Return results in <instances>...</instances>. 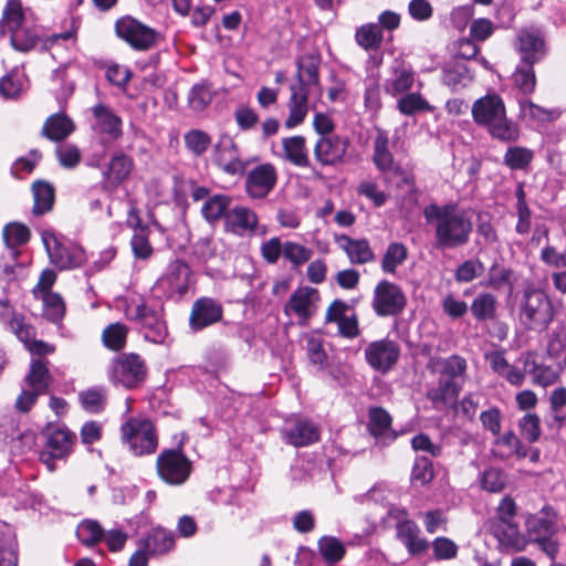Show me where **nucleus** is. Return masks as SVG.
Returning <instances> with one entry per match:
<instances>
[{"label":"nucleus","mask_w":566,"mask_h":566,"mask_svg":"<svg viewBox=\"0 0 566 566\" xmlns=\"http://www.w3.org/2000/svg\"><path fill=\"white\" fill-rule=\"evenodd\" d=\"M520 105V116L523 119L548 123L556 120L560 116V112L556 108H544L539 105L534 104L530 99H521L518 102Z\"/></svg>","instance_id":"41"},{"label":"nucleus","mask_w":566,"mask_h":566,"mask_svg":"<svg viewBox=\"0 0 566 566\" xmlns=\"http://www.w3.org/2000/svg\"><path fill=\"white\" fill-rule=\"evenodd\" d=\"M75 129L73 120L63 113L49 116L42 127V136L52 142H61Z\"/></svg>","instance_id":"33"},{"label":"nucleus","mask_w":566,"mask_h":566,"mask_svg":"<svg viewBox=\"0 0 566 566\" xmlns=\"http://www.w3.org/2000/svg\"><path fill=\"white\" fill-rule=\"evenodd\" d=\"M373 161L382 174L405 175L402 168L395 161L394 155L389 150L388 133L384 129H377L374 139Z\"/></svg>","instance_id":"24"},{"label":"nucleus","mask_w":566,"mask_h":566,"mask_svg":"<svg viewBox=\"0 0 566 566\" xmlns=\"http://www.w3.org/2000/svg\"><path fill=\"white\" fill-rule=\"evenodd\" d=\"M43 302V315L53 323H59L65 315V304L62 296L54 292L41 295Z\"/></svg>","instance_id":"47"},{"label":"nucleus","mask_w":566,"mask_h":566,"mask_svg":"<svg viewBox=\"0 0 566 566\" xmlns=\"http://www.w3.org/2000/svg\"><path fill=\"white\" fill-rule=\"evenodd\" d=\"M283 440L296 448L305 447L319 439L317 427L307 419L295 418L285 422L281 430Z\"/></svg>","instance_id":"20"},{"label":"nucleus","mask_w":566,"mask_h":566,"mask_svg":"<svg viewBox=\"0 0 566 566\" xmlns=\"http://www.w3.org/2000/svg\"><path fill=\"white\" fill-rule=\"evenodd\" d=\"M531 375L534 384L542 387H548L558 381L560 371L554 366L535 365Z\"/></svg>","instance_id":"60"},{"label":"nucleus","mask_w":566,"mask_h":566,"mask_svg":"<svg viewBox=\"0 0 566 566\" xmlns=\"http://www.w3.org/2000/svg\"><path fill=\"white\" fill-rule=\"evenodd\" d=\"M473 120L489 129L494 135L495 129V95L488 93L485 96L476 99L472 105Z\"/></svg>","instance_id":"35"},{"label":"nucleus","mask_w":566,"mask_h":566,"mask_svg":"<svg viewBox=\"0 0 566 566\" xmlns=\"http://www.w3.org/2000/svg\"><path fill=\"white\" fill-rule=\"evenodd\" d=\"M45 443L40 452V461L46 465L49 471L56 469V460L69 457L76 441V434L64 426L48 424L43 431Z\"/></svg>","instance_id":"7"},{"label":"nucleus","mask_w":566,"mask_h":566,"mask_svg":"<svg viewBox=\"0 0 566 566\" xmlns=\"http://www.w3.org/2000/svg\"><path fill=\"white\" fill-rule=\"evenodd\" d=\"M520 136V129L516 123L506 118L505 106L501 98L497 97V139L512 142Z\"/></svg>","instance_id":"50"},{"label":"nucleus","mask_w":566,"mask_h":566,"mask_svg":"<svg viewBox=\"0 0 566 566\" xmlns=\"http://www.w3.org/2000/svg\"><path fill=\"white\" fill-rule=\"evenodd\" d=\"M415 73L410 65L396 61L391 67V76L385 82V91L391 96L407 93L413 85Z\"/></svg>","instance_id":"30"},{"label":"nucleus","mask_w":566,"mask_h":566,"mask_svg":"<svg viewBox=\"0 0 566 566\" xmlns=\"http://www.w3.org/2000/svg\"><path fill=\"white\" fill-rule=\"evenodd\" d=\"M407 300L401 289L389 281H380L374 291L373 308L378 316H394L406 306Z\"/></svg>","instance_id":"13"},{"label":"nucleus","mask_w":566,"mask_h":566,"mask_svg":"<svg viewBox=\"0 0 566 566\" xmlns=\"http://www.w3.org/2000/svg\"><path fill=\"white\" fill-rule=\"evenodd\" d=\"M139 546L147 551L149 555H161L174 548L175 537L170 531L156 527L139 541Z\"/></svg>","instance_id":"31"},{"label":"nucleus","mask_w":566,"mask_h":566,"mask_svg":"<svg viewBox=\"0 0 566 566\" xmlns=\"http://www.w3.org/2000/svg\"><path fill=\"white\" fill-rule=\"evenodd\" d=\"M517 506L511 496H504L497 505V543L506 551L522 552L528 544L516 521Z\"/></svg>","instance_id":"5"},{"label":"nucleus","mask_w":566,"mask_h":566,"mask_svg":"<svg viewBox=\"0 0 566 566\" xmlns=\"http://www.w3.org/2000/svg\"><path fill=\"white\" fill-rule=\"evenodd\" d=\"M397 108L402 115L411 116L420 112H431L432 107L420 93H407L397 101Z\"/></svg>","instance_id":"45"},{"label":"nucleus","mask_w":566,"mask_h":566,"mask_svg":"<svg viewBox=\"0 0 566 566\" xmlns=\"http://www.w3.org/2000/svg\"><path fill=\"white\" fill-rule=\"evenodd\" d=\"M214 161L228 174H237L242 170V161L234 142L229 137H222L214 147Z\"/></svg>","instance_id":"29"},{"label":"nucleus","mask_w":566,"mask_h":566,"mask_svg":"<svg viewBox=\"0 0 566 566\" xmlns=\"http://www.w3.org/2000/svg\"><path fill=\"white\" fill-rule=\"evenodd\" d=\"M319 301V292L311 286L297 287L283 307L286 315L292 313L297 316L300 323H306L316 312Z\"/></svg>","instance_id":"16"},{"label":"nucleus","mask_w":566,"mask_h":566,"mask_svg":"<svg viewBox=\"0 0 566 566\" xmlns=\"http://www.w3.org/2000/svg\"><path fill=\"white\" fill-rule=\"evenodd\" d=\"M0 321L8 325L21 342H28L32 336V326L25 324L23 317L15 314L7 298L0 300Z\"/></svg>","instance_id":"36"},{"label":"nucleus","mask_w":566,"mask_h":566,"mask_svg":"<svg viewBox=\"0 0 566 566\" xmlns=\"http://www.w3.org/2000/svg\"><path fill=\"white\" fill-rule=\"evenodd\" d=\"M423 217L428 224L434 226L440 247L455 248L468 241L472 223L455 206L428 205L423 209Z\"/></svg>","instance_id":"3"},{"label":"nucleus","mask_w":566,"mask_h":566,"mask_svg":"<svg viewBox=\"0 0 566 566\" xmlns=\"http://www.w3.org/2000/svg\"><path fill=\"white\" fill-rule=\"evenodd\" d=\"M318 551L329 566L338 563L345 555V546L334 536H323L319 538Z\"/></svg>","instance_id":"46"},{"label":"nucleus","mask_w":566,"mask_h":566,"mask_svg":"<svg viewBox=\"0 0 566 566\" xmlns=\"http://www.w3.org/2000/svg\"><path fill=\"white\" fill-rule=\"evenodd\" d=\"M128 317L136 322L145 339L154 344H163L168 335L167 326L159 310L151 308L146 303L129 306Z\"/></svg>","instance_id":"10"},{"label":"nucleus","mask_w":566,"mask_h":566,"mask_svg":"<svg viewBox=\"0 0 566 566\" xmlns=\"http://www.w3.org/2000/svg\"><path fill=\"white\" fill-rule=\"evenodd\" d=\"M24 22V11L20 0H9L3 9L1 23L9 32L19 29Z\"/></svg>","instance_id":"51"},{"label":"nucleus","mask_w":566,"mask_h":566,"mask_svg":"<svg viewBox=\"0 0 566 566\" xmlns=\"http://www.w3.org/2000/svg\"><path fill=\"white\" fill-rule=\"evenodd\" d=\"M158 476L169 485H181L192 472L191 460L182 452L181 446L163 450L156 460Z\"/></svg>","instance_id":"8"},{"label":"nucleus","mask_w":566,"mask_h":566,"mask_svg":"<svg viewBox=\"0 0 566 566\" xmlns=\"http://www.w3.org/2000/svg\"><path fill=\"white\" fill-rule=\"evenodd\" d=\"M132 169L133 159L129 156L122 153L114 155L103 171V190L114 192L129 177Z\"/></svg>","instance_id":"23"},{"label":"nucleus","mask_w":566,"mask_h":566,"mask_svg":"<svg viewBox=\"0 0 566 566\" xmlns=\"http://www.w3.org/2000/svg\"><path fill=\"white\" fill-rule=\"evenodd\" d=\"M432 549L438 560L452 559L458 554V545L448 537H437L432 542Z\"/></svg>","instance_id":"64"},{"label":"nucleus","mask_w":566,"mask_h":566,"mask_svg":"<svg viewBox=\"0 0 566 566\" xmlns=\"http://www.w3.org/2000/svg\"><path fill=\"white\" fill-rule=\"evenodd\" d=\"M526 454V450L514 433L509 432L497 439V458L509 459L516 457L521 459L525 458Z\"/></svg>","instance_id":"52"},{"label":"nucleus","mask_w":566,"mask_h":566,"mask_svg":"<svg viewBox=\"0 0 566 566\" xmlns=\"http://www.w3.org/2000/svg\"><path fill=\"white\" fill-rule=\"evenodd\" d=\"M3 240L9 249L22 245L30 238L29 229L21 223H9L3 228Z\"/></svg>","instance_id":"57"},{"label":"nucleus","mask_w":566,"mask_h":566,"mask_svg":"<svg viewBox=\"0 0 566 566\" xmlns=\"http://www.w3.org/2000/svg\"><path fill=\"white\" fill-rule=\"evenodd\" d=\"M115 29L117 35L136 50H149L159 40V33L155 29L130 17L119 19Z\"/></svg>","instance_id":"12"},{"label":"nucleus","mask_w":566,"mask_h":566,"mask_svg":"<svg viewBox=\"0 0 566 566\" xmlns=\"http://www.w3.org/2000/svg\"><path fill=\"white\" fill-rule=\"evenodd\" d=\"M408 259V249L401 242H391L387 247L381 259V270L388 274H395L397 268Z\"/></svg>","instance_id":"42"},{"label":"nucleus","mask_w":566,"mask_h":566,"mask_svg":"<svg viewBox=\"0 0 566 566\" xmlns=\"http://www.w3.org/2000/svg\"><path fill=\"white\" fill-rule=\"evenodd\" d=\"M223 317V307L220 302L211 297H200L191 306L189 326L191 331L199 332L209 327Z\"/></svg>","instance_id":"18"},{"label":"nucleus","mask_w":566,"mask_h":566,"mask_svg":"<svg viewBox=\"0 0 566 566\" xmlns=\"http://www.w3.org/2000/svg\"><path fill=\"white\" fill-rule=\"evenodd\" d=\"M212 94L205 84H196L189 92L188 104L196 112L203 111L211 102Z\"/></svg>","instance_id":"62"},{"label":"nucleus","mask_w":566,"mask_h":566,"mask_svg":"<svg viewBox=\"0 0 566 566\" xmlns=\"http://www.w3.org/2000/svg\"><path fill=\"white\" fill-rule=\"evenodd\" d=\"M391 426L390 415L382 408L376 407L369 410V431L375 437L385 434Z\"/></svg>","instance_id":"58"},{"label":"nucleus","mask_w":566,"mask_h":566,"mask_svg":"<svg viewBox=\"0 0 566 566\" xmlns=\"http://www.w3.org/2000/svg\"><path fill=\"white\" fill-rule=\"evenodd\" d=\"M83 409L91 413L101 412L106 405L107 394L103 387H92L78 394Z\"/></svg>","instance_id":"44"},{"label":"nucleus","mask_w":566,"mask_h":566,"mask_svg":"<svg viewBox=\"0 0 566 566\" xmlns=\"http://www.w3.org/2000/svg\"><path fill=\"white\" fill-rule=\"evenodd\" d=\"M533 62H522L516 66L513 74L515 86L524 94H531L535 90L536 77L534 73Z\"/></svg>","instance_id":"48"},{"label":"nucleus","mask_w":566,"mask_h":566,"mask_svg":"<svg viewBox=\"0 0 566 566\" xmlns=\"http://www.w3.org/2000/svg\"><path fill=\"white\" fill-rule=\"evenodd\" d=\"M147 368L145 361L136 354L120 355L113 360L111 379L132 389L145 381Z\"/></svg>","instance_id":"11"},{"label":"nucleus","mask_w":566,"mask_h":566,"mask_svg":"<svg viewBox=\"0 0 566 566\" xmlns=\"http://www.w3.org/2000/svg\"><path fill=\"white\" fill-rule=\"evenodd\" d=\"M104 527L95 520H84L76 530L77 537L82 544L92 547L102 543Z\"/></svg>","instance_id":"49"},{"label":"nucleus","mask_w":566,"mask_h":566,"mask_svg":"<svg viewBox=\"0 0 566 566\" xmlns=\"http://www.w3.org/2000/svg\"><path fill=\"white\" fill-rule=\"evenodd\" d=\"M428 367L431 373L438 375L437 384L427 392L428 399L437 408L453 406L464 384L465 359L458 355L431 358Z\"/></svg>","instance_id":"2"},{"label":"nucleus","mask_w":566,"mask_h":566,"mask_svg":"<svg viewBox=\"0 0 566 566\" xmlns=\"http://www.w3.org/2000/svg\"><path fill=\"white\" fill-rule=\"evenodd\" d=\"M356 43L366 51H377L381 46L384 33L377 23H366L357 28Z\"/></svg>","instance_id":"40"},{"label":"nucleus","mask_w":566,"mask_h":566,"mask_svg":"<svg viewBox=\"0 0 566 566\" xmlns=\"http://www.w3.org/2000/svg\"><path fill=\"white\" fill-rule=\"evenodd\" d=\"M32 192L34 198L33 214L41 216L51 211L55 200L54 187L46 181L38 180L32 185Z\"/></svg>","instance_id":"39"},{"label":"nucleus","mask_w":566,"mask_h":566,"mask_svg":"<svg viewBox=\"0 0 566 566\" xmlns=\"http://www.w3.org/2000/svg\"><path fill=\"white\" fill-rule=\"evenodd\" d=\"M397 536L411 555L422 554L429 548V542L420 537V528L411 521L397 525Z\"/></svg>","instance_id":"32"},{"label":"nucleus","mask_w":566,"mask_h":566,"mask_svg":"<svg viewBox=\"0 0 566 566\" xmlns=\"http://www.w3.org/2000/svg\"><path fill=\"white\" fill-rule=\"evenodd\" d=\"M42 241L51 262L60 270L80 268L86 261V254L82 247L72 242H62L52 232H43Z\"/></svg>","instance_id":"9"},{"label":"nucleus","mask_w":566,"mask_h":566,"mask_svg":"<svg viewBox=\"0 0 566 566\" xmlns=\"http://www.w3.org/2000/svg\"><path fill=\"white\" fill-rule=\"evenodd\" d=\"M59 163L64 168L72 169L76 167L81 161V150L73 144H62L55 149Z\"/></svg>","instance_id":"63"},{"label":"nucleus","mask_w":566,"mask_h":566,"mask_svg":"<svg viewBox=\"0 0 566 566\" xmlns=\"http://www.w3.org/2000/svg\"><path fill=\"white\" fill-rule=\"evenodd\" d=\"M472 80L473 74L463 60L455 59L443 67L442 81L454 91L465 87Z\"/></svg>","instance_id":"34"},{"label":"nucleus","mask_w":566,"mask_h":566,"mask_svg":"<svg viewBox=\"0 0 566 566\" xmlns=\"http://www.w3.org/2000/svg\"><path fill=\"white\" fill-rule=\"evenodd\" d=\"M312 250L294 241L284 242L283 256L293 268H298L312 258Z\"/></svg>","instance_id":"55"},{"label":"nucleus","mask_w":566,"mask_h":566,"mask_svg":"<svg viewBox=\"0 0 566 566\" xmlns=\"http://www.w3.org/2000/svg\"><path fill=\"white\" fill-rule=\"evenodd\" d=\"M525 525L533 542L553 536L556 532V513L553 507L545 505L537 513L530 514Z\"/></svg>","instance_id":"25"},{"label":"nucleus","mask_w":566,"mask_h":566,"mask_svg":"<svg viewBox=\"0 0 566 566\" xmlns=\"http://www.w3.org/2000/svg\"><path fill=\"white\" fill-rule=\"evenodd\" d=\"M187 149L195 156L203 155L211 145V137L201 129H190L184 136Z\"/></svg>","instance_id":"53"},{"label":"nucleus","mask_w":566,"mask_h":566,"mask_svg":"<svg viewBox=\"0 0 566 566\" xmlns=\"http://www.w3.org/2000/svg\"><path fill=\"white\" fill-rule=\"evenodd\" d=\"M471 311L478 319L492 318L495 313V297L490 293L479 295L473 301Z\"/></svg>","instance_id":"61"},{"label":"nucleus","mask_w":566,"mask_h":566,"mask_svg":"<svg viewBox=\"0 0 566 566\" xmlns=\"http://www.w3.org/2000/svg\"><path fill=\"white\" fill-rule=\"evenodd\" d=\"M10 42L12 48L19 52H29L38 46V44L43 43L44 48H48L49 44H53L59 40H69L72 38V32H63L53 34L51 38L42 39L35 29L21 27L19 29H14L10 32Z\"/></svg>","instance_id":"22"},{"label":"nucleus","mask_w":566,"mask_h":566,"mask_svg":"<svg viewBox=\"0 0 566 566\" xmlns=\"http://www.w3.org/2000/svg\"><path fill=\"white\" fill-rule=\"evenodd\" d=\"M190 268L180 260H174L167 266L166 272L158 279L156 286L167 297L182 296L189 289Z\"/></svg>","instance_id":"14"},{"label":"nucleus","mask_w":566,"mask_h":566,"mask_svg":"<svg viewBox=\"0 0 566 566\" xmlns=\"http://www.w3.org/2000/svg\"><path fill=\"white\" fill-rule=\"evenodd\" d=\"M349 139L339 135L318 137L314 146V157L322 166H336L345 161Z\"/></svg>","instance_id":"15"},{"label":"nucleus","mask_w":566,"mask_h":566,"mask_svg":"<svg viewBox=\"0 0 566 566\" xmlns=\"http://www.w3.org/2000/svg\"><path fill=\"white\" fill-rule=\"evenodd\" d=\"M434 476L432 462L426 457H418L415 460L411 471V482L424 485Z\"/></svg>","instance_id":"59"},{"label":"nucleus","mask_w":566,"mask_h":566,"mask_svg":"<svg viewBox=\"0 0 566 566\" xmlns=\"http://www.w3.org/2000/svg\"><path fill=\"white\" fill-rule=\"evenodd\" d=\"M48 364V360L41 358L31 361L29 374L25 376V384L36 392L45 394L52 382Z\"/></svg>","instance_id":"38"},{"label":"nucleus","mask_w":566,"mask_h":566,"mask_svg":"<svg viewBox=\"0 0 566 566\" xmlns=\"http://www.w3.org/2000/svg\"><path fill=\"white\" fill-rule=\"evenodd\" d=\"M296 66L297 72L290 85L289 115L284 123L287 128H294L304 122L308 113L311 95L317 97L322 95L321 56L316 53L304 54L296 60Z\"/></svg>","instance_id":"1"},{"label":"nucleus","mask_w":566,"mask_h":566,"mask_svg":"<svg viewBox=\"0 0 566 566\" xmlns=\"http://www.w3.org/2000/svg\"><path fill=\"white\" fill-rule=\"evenodd\" d=\"M226 228L232 233L243 237L254 232L258 226L256 213L243 206H235L224 214Z\"/></svg>","instance_id":"27"},{"label":"nucleus","mask_w":566,"mask_h":566,"mask_svg":"<svg viewBox=\"0 0 566 566\" xmlns=\"http://www.w3.org/2000/svg\"><path fill=\"white\" fill-rule=\"evenodd\" d=\"M515 49L520 53L522 62H538L545 55V41L542 31L533 27L520 30Z\"/></svg>","instance_id":"19"},{"label":"nucleus","mask_w":566,"mask_h":566,"mask_svg":"<svg viewBox=\"0 0 566 566\" xmlns=\"http://www.w3.org/2000/svg\"><path fill=\"white\" fill-rule=\"evenodd\" d=\"M399 355L398 344L387 338L371 342L365 349L368 365L381 373L388 371L397 363Z\"/></svg>","instance_id":"17"},{"label":"nucleus","mask_w":566,"mask_h":566,"mask_svg":"<svg viewBox=\"0 0 566 566\" xmlns=\"http://www.w3.org/2000/svg\"><path fill=\"white\" fill-rule=\"evenodd\" d=\"M230 203V198L224 195H217L209 198L202 206L201 212L203 218L208 222H214L219 220L227 212Z\"/></svg>","instance_id":"54"},{"label":"nucleus","mask_w":566,"mask_h":566,"mask_svg":"<svg viewBox=\"0 0 566 566\" xmlns=\"http://www.w3.org/2000/svg\"><path fill=\"white\" fill-rule=\"evenodd\" d=\"M122 441L136 457L155 453L158 436L153 422L144 418H129L120 427Z\"/></svg>","instance_id":"6"},{"label":"nucleus","mask_w":566,"mask_h":566,"mask_svg":"<svg viewBox=\"0 0 566 566\" xmlns=\"http://www.w3.org/2000/svg\"><path fill=\"white\" fill-rule=\"evenodd\" d=\"M94 116L93 129L102 135L108 136L109 139H118L122 134V119L111 107L104 104H97L92 107Z\"/></svg>","instance_id":"26"},{"label":"nucleus","mask_w":566,"mask_h":566,"mask_svg":"<svg viewBox=\"0 0 566 566\" xmlns=\"http://www.w3.org/2000/svg\"><path fill=\"white\" fill-rule=\"evenodd\" d=\"M276 179V170L271 164L256 166L247 177V192L253 199L264 198L274 188Z\"/></svg>","instance_id":"21"},{"label":"nucleus","mask_w":566,"mask_h":566,"mask_svg":"<svg viewBox=\"0 0 566 566\" xmlns=\"http://www.w3.org/2000/svg\"><path fill=\"white\" fill-rule=\"evenodd\" d=\"M335 241L353 264H366L376 259L366 239H352L347 234H340L335 238Z\"/></svg>","instance_id":"28"},{"label":"nucleus","mask_w":566,"mask_h":566,"mask_svg":"<svg viewBox=\"0 0 566 566\" xmlns=\"http://www.w3.org/2000/svg\"><path fill=\"white\" fill-rule=\"evenodd\" d=\"M554 315L552 300L544 290L531 285L523 291L518 302V319L525 328L543 332Z\"/></svg>","instance_id":"4"},{"label":"nucleus","mask_w":566,"mask_h":566,"mask_svg":"<svg viewBox=\"0 0 566 566\" xmlns=\"http://www.w3.org/2000/svg\"><path fill=\"white\" fill-rule=\"evenodd\" d=\"M284 157L297 167H308L310 157L306 140L303 136H292L282 139Z\"/></svg>","instance_id":"37"},{"label":"nucleus","mask_w":566,"mask_h":566,"mask_svg":"<svg viewBox=\"0 0 566 566\" xmlns=\"http://www.w3.org/2000/svg\"><path fill=\"white\" fill-rule=\"evenodd\" d=\"M533 151L525 147H510L504 155V163L511 169H525L533 159Z\"/></svg>","instance_id":"56"},{"label":"nucleus","mask_w":566,"mask_h":566,"mask_svg":"<svg viewBox=\"0 0 566 566\" xmlns=\"http://www.w3.org/2000/svg\"><path fill=\"white\" fill-rule=\"evenodd\" d=\"M128 328L122 323H112L102 333V340L105 347L111 350H122L127 340Z\"/></svg>","instance_id":"43"}]
</instances>
